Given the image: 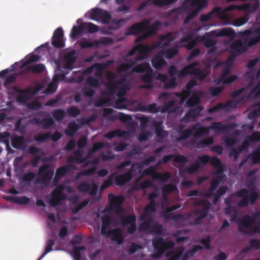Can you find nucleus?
<instances>
[{
	"mask_svg": "<svg viewBox=\"0 0 260 260\" xmlns=\"http://www.w3.org/2000/svg\"><path fill=\"white\" fill-rule=\"evenodd\" d=\"M237 127L235 123H232L227 124H222L220 122H213L209 127L201 126L200 123L193 124L189 128L182 130L183 126H180L178 131L181 135L180 137L176 138V141L178 142L189 138L193 134L194 138H200L204 134H208L210 130H215L218 132H224L226 131H230Z\"/></svg>",
	"mask_w": 260,
	"mask_h": 260,
	"instance_id": "nucleus-1",
	"label": "nucleus"
},
{
	"mask_svg": "<svg viewBox=\"0 0 260 260\" xmlns=\"http://www.w3.org/2000/svg\"><path fill=\"white\" fill-rule=\"evenodd\" d=\"M252 34H255L256 36L251 39H246L244 43L241 40H238L235 41L231 44L230 48L231 52L236 53L238 55L244 53L248 47H251L260 42V25L254 29H246L242 32L243 36H250Z\"/></svg>",
	"mask_w": 260,
	"mask_h": 260,
	"instance_id": "nucleus-2",
	"label": "nucleus"
},
{
	"mask_svg": "<svg viewBox=\"0 0 260 260\" xmlns=\"http://www.w3.org/2000/svg\"><path fill=\"white\" fill-rule=\"evenodd\" d=\"M234 196L242 198V199L238 203V206L239 207H247L249 203L251 205L253 204L258 199V194L252 190L242 188L231 194L230 197L225 199L224 203L227 206H231L232 198Z\"/></svg>",
	"mask_w": 260,
	"mask_h": 260,
	"instance_id": "nucleus-3",
	"label": "nucleus"
},
{
	"mask_svg": "<svg viewBox=\"0 0 260 260\" xmlns=\"http://www.w3.org/2000/svg\"><path fill=\"white\" fill-rule=\"evenodd\" d=\"M245 88L244 87H243L234 91L231 94V95L233 98V100H228L224 103H219L215 106L211 108H209L208 110V112L209 114H212L219 110H224L226 108L235 109L237 108L238 105L241 104L243 102L245 97H241L239 100H235V98L239 96L245 91Z\"/></svg>",
	"mask_w": 260,
	"mask_h": 260,
	"instance_id": "nucleus-4",
	"label": "nucleus"
},
{
	"mask_svg": "<svg viewBox=\"0 0 260 260\" xmlns=\"http://www.w3.org/2000/svg\"><path fill=\"white\" fill-rule=\"evenodd\" d=\"M260 218V210L252 214V217L248 215H244L241 218H239L237 223L239 224V231L244 235H247L249 230L251 228L254 219Z\"/></svg>",
	"mask_w": 260,
	"mask_h": 260,
	"instance_id": "nucleus-5",
	"label": "nucleus"
},
{
	"mask_svg": "<svg viewBox=\"0 0 260 260\" xmlns=\"http://www.w3.org/2000/svg\"><path fill=\"white\" fill-rule=\"evenodd\" d=\"M64 186H57L51 193L49 203L51 207H55L62 205L67 200V195L63 192Z\"/></svg>",
	"mask_w": 260,
	"mask_h": 260,
	"instance_id": "nucleus-6",
	"label": "nucleus"
},
{
	"mask_svg": "<svg viewBox=\"0 0 260 260\" xmlns=\"http://www.w3.org/2000/svg\"><path fill=\"white\" fill-rule=\"evenodd\" d=\"M153 220L152 217H150L147 220L141 223L139 226V231L140 232H147L152 234L162 235L164 228L161 224L155 221L153 223L151 227Z\"/></svg>",
	"mask_w": 260,
	"mask_h": 260,
	"instance_id": "nucleus-7",
	"label": "nucleus"
},
{
	"mask_svg": "<svg viewBox=\"0 0 260 260\" xmlns=\"http://www.w3.org/2000/svg\"><path fill=\"white\" fill-rule=\"evenodd\" d=\"M196 161L200 164V167H201V164L205 165L210 162L211 165L214 168V169H216V173H222L224 171V166L222 164L221 160L219 158L210 156L208 154L199 156Z\"/></svg>",
	"mask_w": 260,
	"mask_h": 260,
	"instance_id": "nucleus-8",
	"label": "nucleus"
},
{
	"mask_svg": "<svg viewBox=\"0 0 260 260\" xmlns=\"http://www.w3.org/2000/svg\"><path fill=\"white\" fill-rule=\"evenodd\" d=\"M108 198L110 207L109 209H106V211L114 212L117 215L124 212L125 210L121 206L124 201L122 196H115L110 193L108 195Z\"/></svg>",
	"mask_w": 260,
	"mask_h": 260,
	"instance_id": "nucleus-9",
	"label": "nucleus"
},
{
	"mask_svg": "<svg viewBox=\"0 0 260 260\" xmlns=\"http://www.w3.org/2000/svg\"><path fill=\"white\" fill-rule=\"evenodd\" d=\"M120 224L123 226L129 225L127 231L128 234H133L137 231V217L134 214H128L125 216L121 214L117 215Z\"/></svg>",
	"mask_w": 260,
	"mask_h": 260,
	"instance_id": "nucleus-10",
	"label": "nucleus"
},
{
	"mask_svg": "<svg viewBox=\"0 0 260 260\" xmlns=\"http://www.w3.org/2000/svg\"><path fill=\"white\" fill-rule=\"evenodd\" d=\"M158 167V165L151 166L145 169L142 173V176H151L153 180H157L162 182H166L171 178V173L169 172L164 173L156 172L155 170Z\"/></svg>",
	"mask_w": 260,
	"mask_h": 260,
	"instance_id": "nucleus-11",
	"label": "nucleus"
},
{
	"mask_svg": "<svg viewBox=\"0 0 260 260\" xmlns=\"http://www.w3.org/2000/svg\"><path fill=\"white\" fill-rule=\"evenodd\" d=\"M152 243L155 251H159L160 253H164L167 249H172L175 245L173 241H167L162 237L158 236H155Z\"/></svg>",
	"mask_w": 260,
	"mask_h": 260,
	"instance_id": "nucleus-12",
	"label": "nucleus"
},
{
	"mask_svg": "<svg viewBox=\"0 0 260 260\" xmlns=\"http://www.w3.org/2000/svg\"><path fill=\"white\" fill-rule=\"evenodd\" d=\"M31 91V87L21 89L17 86H13L9 89V91L12 94L16 95L17 101L22 103H26L29 99Z\"/></svg>",
	"mask_w": 260,
	"mask_h": 260,
	"instance_id": "nucleus-13",
	"label": "nucleus"
},
{
	"mask_svg": "<svg viewBox=\"0 0 260 260\" xmlns=\"http://www.w3.org/2000/svg\"><path fill=\"white\" fill-rule=\"evenodd\" d=\"M150 23V21L148 19H145L140 22L135 23L125 30V35L126 36L137 35L149 27L151 25Z\"/></svg>",
	"mask_w": 260,
	"mask_h": 260,
	"instance_id": "nucleus-14",
	"label": "nucleus"
},
{
	"mask_svg": "<svg viewBox=\"0 0 260 260\" xmlns=\"http://www.w3.org/2000/svg\"><path fill=\"white\" fill-rule=\"evenodd\" d=\"M135 167L138 169L142 168L141 164L134 163L131 166V168L123 174L118 175L115 178V181L117 185L122 186L126 183L129 182L133 178V172Z\"/></svg>",
	"mask_w": 260,
	"mask_h": 260,
	"instance_id": "nucleus-15",
	"label": "nucleus"
},
{
	"mask_svg": "<svg viewBox=\"0 0 260 260\" xmlns=\"http://www.w3.org/2000/svg\"><path fill=\"white\" fill-rule=\"evenodd\" d=\"M50 169V166L48 164H44L41 166L39 168L38 176L41 178L38 181L43 184H48L51 180L54 171L53 169Z\"/></svg>",
	"mask_w": 260,
	"mask_h": 260,
	"instance_id": "nucleus-16",
	"label": "nucleus"
},
{
	"mask_svg": "<svg viewBox=\"0 0 260 260\" xmlns=\"http://www.w3.org/2000/svg\"><path fill=\"white\" fill-rule=\"evenodd\" d=\"M114 111L113 109L106 108L103 109V116L109 121H113L116 119H119L123 122H126L131 119L132 117L129 115H126L122 112L117 114H113Z\"/></svg>",
	"mask_w": 260,
	"mask_h": 260,
	"instance_id": "nucleus-17",
	"label": "nucleus"
},
{
	"mask_svg": "<svg viewBox=\"0 0 260 260\" xmlns=\"http://www.w3.org/2000/svg\"><path fill=\"white\" fill-rule=\"evenodd\" d=\"M111 17V15L108 12L99 8L93 9L91 11V19L101 21L103 24L108 23Z\"/></svg>",
	"mask_w": 260,
	"mask_h": 260,
	"instance_id": "nucleus-18",
	"label": "nucleus"
},
{
	"mask_svg": "<svg viewBox=\"0 0 260 260\" xmlns=\"http://www.w3.org/2000/svg\"><path fill=\"white\" fill-rule=\"evenodd\" d=\"M161 25V23L160 21L158 20L155 21L153 24H151L149 27H148L147 29L144 30V31H145V32L144 34L136 39L135 43H140L144 40L155 35Z\"/></svg>",
	"mask_w": 260,
	"mask_h": 260,
	"instance_id": "nucleus-19",
	"label": "nucleus"
},
{
	"mask_svg": "<svg viewBox=\"0 0 260 260\" xmlns=\"http://www.w3.org/2000/svg\"><path fill=\"white\" fill-rule=\"evenodd\" d=\"M200 36H197L193 37V33L189 32L186 33L180 40L179 43H187L186 44L182 45L187 50H192L197 45L199 41Z\"/></svg>",
	"mask_w": 260,
	"mask_h": 260,
	"instance_id": "nucleus-20",
	"label": "nucleus"
},
{
	"mask_svg": "<svg viewBox=\"0 0 260 260\" xmlns=\"http://www.w3.org/2000/svg\"><path fill=\"white\" fill-rule=\"evenodd\" d=\"M99 186L95 183H91L89 181L83 182L80 183L77 186V189L82 192L88 193L91 196L96 194Z\"/></svg>",
	"mask_w": 260,
	"mask_h": 260,
	"instance_id": "nucleus-21",
	"label": "nucleus"
},
{
	"mask_svg": "<svg viewBox=\"0 0 260 260\" xmlns=\"http://www.w3.org/2000/svg\"><path fill=\"white\" fill-rule=\"evenodd\" d=\"M62 58L65 62L64 68L69 70H73L77 59L76 51L74 49L64 54Z\"/></svg>",
	"mask_w": 260,
	"mask_h": 260,
	"instance_id": "nucleus-22",
	"label": "nucleus"
},
{
	"mask_svg": "<svg viewBox=\"0 0 260 260\" xmlns=\"http://www.w3.org/2000/svg\"><path fill=\"white\" fill-rule=\"evenodd\" d=\"M172 158L175 162L180 163L182 165H184L188 161V158L182 155L169 154L163 156L162 159L157 162V165L158 166L161 164H166Z\"/></svg>",
	"mask_w": 260,
	"mask_h": 260,
	"instance_id": "nucleus-23",
	"label": "nucleus"
},
{
	"mask_svg": "<svg viewBox=\"0 0 260 260\" xmlns=\"http://www.w3.org/2000/svg\"><path fill=\"white\" fill-rule=\"evenodd\" d=\"M69 201L72 204V211L74 213H76L80 211L84 207L87 206L89 203L88 200H85L81 203H79L80 198L77 195H74L72 197Z\"/></svg>",
	"mask_w": 260,
	"mask_h": 260,
	"instance_id": "nucleus-24",
	"label": "nucleus"
},
{
	"mask_svg": "<svg viewBox=\"0 0 260 260\" xmlns=\"http://www.w3.org/2000/svg\"><path fill=\"white\" fill-rule=\"evenodd\" d=\"M203 107L201 106H197L194 108L189 109L181 119V121L188 122L191 119H194L200 115L203 111Z\"/></svg>",
	"mask_w": 260,
	"mask_h": 260,
	"instance_id": "nucleus-25",
	"label": "nucleus"
},
{
	"mask_svg": "<svg viewBox=\"0 0 260 260\" xmlns=\"http://www.w3.org/2000/svg\"><path fill=\"white\" fill-rule=\"evenodd\" d=\"M106 237H112V239L116 241L118 244L120 245L123 242V237L122 233V230L120 229L116 228L114 230H108L107 233L105 234Z\"/></svg>",
	"mask_w": 260,
	"mask_h": 260,
	"instance_id": "nucleus-26",
	"label": "nucleus"
},
{
	"mask_svg": "<svg viewBox=\"0 0 260 260\" xmlns=\"http://www.w3.org/2000/svg\"><path fill=\"white\" fill-rule=\"evenodd\" d=\"M138 111L144 112H149L150 113H157L160 111L161 108L160 106H157L155 103H152L148 106L144 105L143 103H140L137 104L136 107Z\"/></svg>",
	"mask_w": 260,
	"mask_h": 260,
	"instance_id": "nucleus-27",
	"label": "nucleus"
},
{
	"mask_svg": "<svg viewBox=\"0 0 260 260\" xmlns=\"http://www.w3.org/2000/svg\"><path fill=\"white\" fill-rule=\"evenodd\" d=\"M126 82L125 78H122L119 80H116L114 83H110L107 85V88L108 92L103 91L102 94L103 95L106 96L109 93L110 95H112L117 91L119 86L122 85L123 83Z\"/></svg>",
	"mask_w": 260,
	"mask_h": 260,
	"instance_id": "nucleus-28",
	"label": "nucleus"
},
{
	"mask_svg": "<svg viewBox=\"0 0 260 260\" xmlns=\"http://www.w3.org/2000/svg\"><path fill=\"white\" fill-rule=\"evenodd\" d=\"M164 51H159L152 59L151 63L155 69L159 70L167 64V62L164 58Z\"/></svg>",
	"mask_w": 260,
	"mask_h": 260,
	"instance_id": "nucleus-29",
	"label": "nucleus"
},
{
	"mask_svg": "<svg viewBox=\"0 0 260 260\" xmlns=\"http://www.w3.org/2000/svg\"><path fill=\"white\" fill-rule=\"evenodd\" d=\"M32 122L38 126H41L45 129H47L52 126L54 124V120L52 118H45L40 119L38 117H34Z\"/></svg>",
	"mask_w": 260,
	"mask_h": 260,
	"instance_id": "nucleus-30",
	"label": "nucleus"
},
{
	"mask_svg": "<svg viewBox=\"0 0 260 260\" xmlns=\"http://www.w3.org/2000/svg\"><path fill=\"white\" fill-rule=\"evenodd\" d=\"M199 62L198 61H194L189 63L179 72L178 77L179 78H185L190 75L196 70L195 67L199 66Z\"/></svg>",
	"mask_w": 260,
	"mask_h": 260,
	"instance_id": "nucleus-31",
	"label": "nucleus"
},
{
	"mask_svg": "<svg viewBox=\"0 0 260 260\" xmlns=\"http://www.w3.org/2000/svg\"><path fill=\"white\" fill-rule=\"evenodd\" d=\"M152 126L154 129L157 137L160 139H164L168 135V132L163 129L162 123L154 121L152 123Z\"/></svg>",
	"mask_w": 260,
	"mask_h": 260,
	"instance_id": "nucleus-32",
	"label": "nucleus"
},
{
	"mask_svg": "<svg viewBox=\"0 0 260 260\" xmlns=\"http://www.w3.org/2000/svg\"><path fill=\"white\" fill-rule=\"evenodd\" d=\"M222 13V8L219 7H216L207 14L202 15L200 17V20L201 22H207L212 18L213 14H216L218 17H221Z\"/></svg>",
	"mask_w": 260,
	"mask_h": 260,
	"instance_id": "nucleus-33",
	"label": "nucleus"
},
{
	"mask_svg": "<svg viewBox=\"0 0 260 260\" xmlns=\"http://www.w3.org/2000/svg\"><path fill=\"white\" fill-rule=\"evenodd\" d=\"M211 34L213 36L217 37H228L233 38L235 36V32L233 29L227 28L213 30L211 31Z\"/></svg>",
	"mask_w": 260,
	"mask_h": 260,
	"instance_id": "nucleus-34",
	"label": "nucleus"
},
{
	"mask_svg": "<svg viewBox=\"0 0 260 260\" xmlns=\"http://www.w3.org/2000/svg\"><path fill=\"white\" fill-rule=\"evenodd\" d=\"M191 93V96L186 102V105L188 107H193L199 104L202 95V93L200 91L194 90Z\"/></svg>",
	"mask_w": 260,
	"mask_h": 260,
	"instance_id": "nucleus-35",
	"label": "nucleus"
},
{
	"mask_svg": "<svg viewBox=\"0 0 260 260\" xmlns=\"http://www.w3.org/2000/svg\"><path fill=\"white\" fill-rule=\"evenodd\" d=\"M184 248L181 246L177 247L176 251H170L166 253V256L168 258V260H179L183 254Z\"/></svg>",
	"mask_w": 260,
	"mask_h": 260,
	"instance_id": "nucleus-36",
	"label": "nucleus"
},
{
	"mask_svg": "<svg viewBox=\"0 0 260 260\" xmlns=\"http://www.w3.org/2000/svg\"><path fill=\"white\" fill-rule=\"evenodd\" d=\"M101 234H105L107 233L108 229L112 223V219L110 215L105 214L102 218Z\"/></svg>",
	"mask_w": 260,
	"mask_h": 260,
	"instance_id": "nucleus-37",
	"label": "nucleus"
},
{
	"mask_svg": "<svg viewBox=\"0 0 260 260\" xmlns=\"http://www.w3.org/2000/svg\"><path fill=\"white\" fill-rule=\"evenodd\" d=\"M176 101L171 100L166 103L160 110L162 113H168L169 114L174 113L178 109V107L175 106Z\"/></svg>",
	"mask_w": 260,
	"mask_h": 260,
	"instance_id": "nucleus-38",
	"label": "nucleus"
},
{
	"mask_svg": "<svg viewBox=\"0 0 260 260\" xmlns=\"http://www.w3.org/2000/svg\"><path fill=\"white\" fill-rule=\"evenodd\" d=\"M83 152L82 149H79L74 152V156H69L68 160L71 162L81 164L85 162L86 159L83 157Z\"/></svg>",
	"mask_w": 260,
	"mask_h": 260,
	"instance_id": "nucleus-39",
	"label": "nucleus"
},
{
	"mask_svg": "<svg viewBox=\"0 0 260 260\" xmlns=\"http://www.w3.org/2000/svg\"><path fill=\"white\" fill-rule=\"evenodd\" d=\"M12 146L18 149L22 150L25 147V143L23 136H17L12 140Z\"/></svg>",
	"mask_w": 260,
	"mask_h": 260,
	"instance_id": "nucleus-40",
	"label": "nucleus"
},
{
	"mask_svg": "<svg viewBox=\"0 0 260 260\" xmlns=\"http://www.w3.org/2000/svg\"><path fill=\"white\" fill-rule=\"evenodd\" d=\"M203 247L200 245H195L192 247L187 250L182 254V260H187L189 257L192 256L197 251L201 250Z\"/></svg>",
	"mask_w": 260,
	"mask_h": 260,
	"instance_id": "nucleus-41",
	"label": "nucleus"
},
{
	"mask_svg": "<svg viewBox=\"0 0 260 260\" xmlns=\"http://www.w3.org/2000/svg\"><path fill=\"white\" fill-rule=\"evenodd\" d=\"M128 133L129 132L127 131L117 129L106 133L104 135V137L109 140H110L116 136L118 137L127 136Z\"/></svg>",
	"mask_w": 260,
	"mask_h": 260,
	"instance_id": "nucleus-42",
	"label": "nucleus"
},
{
	"mask_svg": "<svg viewBox=\"0 0 260 260\" xmlns=\"http://www.w3.org/2000/svg\"><path fill=\"white\" fill-rule=\"evenodd\" d=\"M75 167L73 165H68L64 166H61L58 168L56 171V175L59 176L60 178L65 176L71 170H74Z\"/></svg>",
	"mask_w": 260,
	"mask_h": 260,
	"instance_id": "nucleus-43",
	"label": "nucleus"
},
{
	"mask_svg": "<svg viewBox=\"0 0 260 260\" xmlns=\"http://www.w3.org/2000/svg\"><path fill=\"white\" fill-rule=\"evenodd\" d=\"M151 69L150 64L147 62H144L142 63L135 66L132 69L133 73H143L146 72Z\"/></svg>",
	"mask_w": 260,
	"mask_h": 260,
	"instance_id": "nucleus-44",
	"label": "nucleus"
},
{
	"mask_svg": "<svg viewBox=\"0 0 260 260\" xmlns=\"http://www.w3.org/2000/svg\"><path fill=\"white\" fill-rule=\"evenodd\" d=\"M66 114L65 110L61 109L54 110L51 113L53 120L57 122L62 121L64 118Z\"/></svg>",
	"mask_w": 260,
	"mask_h": 260,
	"instance_id": "nucleus-45",
	"label": "nucleus"
},
{
	"mask_svg": "<svg viewBox=\"0 0 260 260\" xmlns=\"http://www.w3.org/2000/svg\"><path fill=\"white\" fill-rule=\"evenodd\" d=\"M45 69V66L42 63H39L35 65L28 66L26 67V70L35 74H40Z\"/></svg>",
	"mask_w": 260,
	"mask_h": 260,
	"instance_id": "nucleus-46",
	"label": "nucleus"
},
{
	"mask_svg": "<svg viewBox=\"0 0 260 260\" xmlns=\"http://www.w3.org/2000/svg\"><path fill=\"white\" fill-rule=\"evenodd\" d=\"M178 0H147V2H151V4L159 7H163L170 5Z\"/></svg>",
	"mask_w": 260,
	"mask_h": 260,
	"instance_id": "nucleus-47",
	"label": "nucleus"
},
{
	"mask_svg": "<svg viewBox=\"0 0 260 260\" xmlns=\"http://www.w3.org/2000/svg\"><path fill=\"white\" fill-rule=\"evenodd\" d=\"M251 160L252 164H260V146L248 155Z\"/></svg>",
	"mask_w": 260,
	"mask_h": 260,
	"instance_id": "nucleus-48",
	"label": "nucleus"
},
{
	"mask_svg": "<svg viewBox=\"0 0 260 260\" xmlns=\"http://www.w3.org/2000/svg\"><path fill=\"white\" fill-rule=\"evenodd\" d=\"M78 124L75 122H71L68 124L65 133L70 137H73L74 134L79 129Z\"/></svg>",
	"mask_w": 260,
	"mask_h": 260,
	"instance_id": "nucleus-49",
	"label": "nucleus"
},
{
	"mask_svg": "<svg viewBox=\"0 0 260 260\" xmlns=\"http://www.w3.org/2000/svg\"><path fill=\"white\" fill-rule=\"evenodd\" d=\"M9 200L19 205H27L30 202V199L25 196L9 197Z\"/></svg>",
	"mask_w": 260,
	"mask_h": 260,
	"instance_id": "nucleus-50",
	"label": "nucleus"
},
{
	"mask_svg": "<svg viewBox=\"0 0 260 260\" xmlns=\"http://www.w3.org/2000/svg\"><path fill=\"white\" fill-rule=\"evenodd\" d=\"M86 84L93 88H98L100 86L99 79L92 76H89L87 78Z\"/></svg>",
	"mask_w": 260,
	"mask_h": 260,
	"instance_id": "nucleus-51",
	"label": "nucleus"
},
{
	"mask_svg": "<svg viewBox=\"0 0 260 260\" xmlns=\"http://www.w3.org/2000/svg\"><path fill=\"white\" fill-rule=\"evenodd\" d=\"M179 49V46L175 45L163 51L165 52V55L167 59H171L178 53Z\"/></svg>",
	"mask_w": 260,
	"mask_h": 260,
	"instance_id": "nucleus-52",
	"label": "nucleus"
},
{
	"mask_svg": "<svg viewBox=\"0 0 260 260\" xmlns=\"http://www.w3.org/2000/svg\"><path fill=\"white\" fill-rule=\"evenodd\" d=\"M190 75H193L198 79L203 80L206 78L208 74L204 69L196 68V70Z\"/></svg>",
	"mask_w": 260,
	"mask_h": 260,
	"instance_id": "nucleus-53",
	"label": "nucleus"
},
{
	"mask_svg": "<svg viewBox=\"0 0 260 260\" xmlns=\"http://www.w3.org/2000/svg\"><path fill=\"white\" fill-rule=\"evenodd\" d=\"M141 81L145 83H152L153 81V71L152 69L147 71L141 77Z\"/></svg>",
	"mask_w": 260,
	"mask_h": 260,
	"instance_id": "nucleus-54",
	"label": "nucleus"
},
{
	"mask_svg": "<svg viewBox=\"0 0 260 260\" xmlns=\"http://www.w3.org/2000/svg\"><path fill=\"white\" fill-rule=\"evenodd\" d=\"M84 31L87 30L90 34H93L98 32L100 28L99 27L91 22L83 23Z\"/></svg>",
	"mask_w": 260,
	"mask_h": 260,
	"instance_id": "nucleus-55",
	"label": "nucleus"
},
{
	"mask_svg": "<svg viewBox=\"0 0 260 260\" xmlns=\"http://www.w3.org/2000/svg\"><path fill=\"white\" fill-rule=\"evenodd\" d=\"M118 98L115 102V108L118 109H125L127 108L126 99L125 96L117 95Z\"/></svg>",
	"mask_w": 260,
	"mask_h": 260,
	"instance_id": "nucleus-56",
	"label": "nucleus"
},
{
	"mask_svg": "<svg viewBox=\"0 0 260 260\" xmlns=\"http://www.w3.org/2000/svg\"><path fill=\"white\" fill-rule=\"evenodd\" d=\"M84 31L83 24L82 23L79 26H74L72 29L70 37L72 39H76L78 35Z\"/></svg>",
	"mask_w": 260,
	"mask_h": 260,
	"instance_id": "nucleus-57",
	"label": "nucleus"
},
{
	"mask_svg": "<svg viewBox=\"0 0 260 260\" xmlns=\"http://www.w3.org/2000/svg\"><path fill=\"white\" fill-rule=\"evenodd\" d=\"M238 77L235 75L227 76L223 79H218L217 84H222L225 85L229 84L234 82L236 80L238 79Z\"/></svg>",
	"mask_w": 260,
	"mask_h": 260,
	"instance_id": "nucleus-58",
	"label": "nucleus"
},
{
	"mask_svg": "<svg viewBox=\"0 0 260 260\" xmlns=\"http://www.w3.org/2000/svg\"><path fill=\"white\" fill-rule=\"evenodd\" d=\"M54 245V241L52 239H49L47 241L45 250L42 255L38 258V260H41L48 253L51 252L53 250V246Z\"/></svg>",
	"mask_w": 260,
	"mask_h": 260,
	"instance_id": "nucleus-59",
	"label": "nucleus"
},
{
	"mask_svg": "<svg viewBox=\"0 0 260 260\" xmlns=\"http://www.w3.org/2000/svg\"><path fill=\"white\" fill-rule=\"evenodd\" d=\"M85 247L84 246L77 247L75 246L73 248L72 255L75 260H81V251L85 250Z\"/></svg>",
	"mask_w": 260,
	"mask_h": 260,
	"instance_id": "nucleus-60",
	"label": "nucleus"
},
{
	"mask_svg": "<svg viewBox=\"0 0 260 260\" xmlns=\"http://www.w3.org/2000/svg\"><path fill=\"white\" fill-rule=\"evenodd\" d=\"M213 138L211 137H209L197 142L196 144V146L198 148H203L205 146L211 145L213 143Z\"/></svg>",
	"mask_w": 260,
	"mask_h": 260,
	"instance_id": "nucleus-61",
	"label": "nucleus"
},
{
	"mask_svg": "<svg viewBox=\"0 0 260 260\" xmlns=\"http://www.w3.org/2000/svg\"><path fill=\"white\" fill-rule=\"evenodd\" d=\"M98 40H94L92 42L88 40H83L79 42V45L81 49H86L88 48H97Z\"/></svg>",
	"mask_w": 260,
	"mask_h": 260,
	"instance_id": "nucleus-62",
	"label": "nucleus"
},
{
	"mask_svg": "<svg viewBox=\"0 0 260 260\" xmlns=\"http://www.w3.org/2000/svg\"><path fill=\"white\" fill-rule=\"evenodd\" d=\"M177 190L176 185L169 183L164 185L161 188L162 194L165 196L166 194L171 193Z\"/></svg>",
	"mask_w": 260,
	"mask_h": 260,
	"instance_id": "nucleus-63",
	"label": "nucleus"
},
{
	"mask_svg": "<svg viewBox=\"0 0 260 260\" xmlns=\"http://www.w3.org/2000/svg\"><path fill=\"white\" fill-rule=\"evenodd\" d=\"M176 33L170 32L166 34L159 36V40L161 42H164L167 40L169 41V42H171L172 41L176 39Z\"/></svg>",
	"mask_w": 260,
	"mask_h": 260,
	"instance_id": "nucleus-64",
	"label": "nucleus"
}]
</instances>
